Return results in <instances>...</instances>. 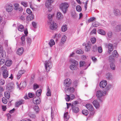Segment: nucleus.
<instances>
[{
    "label": "nucleus",
    "instance_id": "obj_57",
    "mask_svg": "<svg viewBox=\"0 0 121 121\" xmlns=\"http://www.w3.org/2000/svg\"><path fill=\"white\" fill-rule=\"evenodd\" d=\"M51 3L48 1L46 2L45 3V6L47 8H48L50 6Z\"/></svg>",
    "mask_w": 121,
    "mask_h": 121
},
{
    "label": "nucleus",
    "instance_id": "obj_53",
    "mask_svg": "<svg viewBox=\"0 0 121 121\" xmlns=\"http://www.w3.org/2000/svg\"><path fill=\"white\" fill-rule=\"evenodd\" d=\"M21 4L25 7H26L27 6V3L26 2L23 1H22Z\"/></svg>",
    "mask_w": 121,
    "mask_h": 121
},
{
    "label": "nucleus",
    "instance_id": "obj_3",
    "mask_svg": "<svg viewBox=\"0 0 121 121\" xmlns=\"http://www.w3.org/2000/svg\"><path fill=\"white\" fill-rule=\"evenodd\" d=\"M69 7V4L66 3H62L60 4V9L64 13H65L66 12L67 9Z\"/></svg>",
    "mask_w": 121,
    "mask_h": 121
},
{
    "label": "nucleus",
    "instance_id": "obj_61",
    "mask_svg": "<svg viewBox=\"0 0 121 121\" xmlns=\"http://www.w3.org/2000/svg\"><path fill=\"white\" fill-rule=\"evenodd\" d=\"M35 95L31 93H29L28 94V96L30 98H32Z\"/></svg>",
    "mask_w": 121,
    "mask_h": 121
},
{
    "label": "nucleus",
    "instance_id": "obj_63",
    "mask_svg": "<svg viewBox=\"0 0 121 121\" xmlns=\"http://www.w3.org/2000/svg\"><path fill=\"white\" fill-rule=\"evenodd\" d=\"M67 96L65 98L66 100L67 101H69L70 100V97L69 95H66Z\"/></svg>",
    "mask_w": 121,
    "mask_h": 121
},
{
    "label": "nucleus",
    "instance_id": "obj_58",
    "mask_svg": "<svg viewBox=\"0 0 121 121\" xmlns=\"http://www.w3.org/2000/svg\"><path fill=\"white\" fill-rule=\"evenodd\" d=\"M91 43H95L96 42V39L94 37L92 38H91Z\"/></svg>",
    "mask_w": 121,
    "mask_h": 121
},
{
    "label": "nucleus",
    "instance_id": "obj_43",
    "mask_svg": "<svg viewBox=\"0 0 121 121\" xmlns=\"http://www.w3.org/2000/svg\"><path fill=\"white\" fill-rule=\"evenodd\" d=\"M35 75L34 73H33L32 74L31 77V78L30 80V83L31 84L32 83L34 82V80L35 78Z\"/></svg>",
    "mask_w": 121,
    "mask_h": 121
},
{
    "label": "nucleus",
    "instance_id": "obj_23",
    "mask_svg": "<svg viewBox=\"0 0 121 121\" xmlns=\"http://www.w3.org/2000/svg\"><path fill=\"white\" fill-rule=\"evenodd\" d=\"M114 30L116 32H119L121 31V25H118L115 27Z\"/></svg>",
    "mask_w": 121,
    "mask_h": 121
},
{
    "label": "nucleus",
    "instance_id": "obj_37",
    "mask_svg": "<svg viewBox=\"0 0 121 121\" xmlns=\"http://www.w3.org/2000/svg\"><path fill=\"white\" fill-rule=\"evenodd\" d=\"M55 44V42L54 41L53 39H51L49 43V44L50 47H52Z\"/></svg>",
    "mask_w": 121,
    "mask_h": 121
},
{
    "label": "nucleus",
    "instance_id": "obj_54",
    "mask_svg": "<svg viewBox=\"0 0 121 121\" xmlns=\"http://www.w3.org/2000/svg\"><path fill=\"white\" fill-rule=\"evenodd\" d=\"M93 25L95 27L98 26L99 25V23L97 22H95L93 23Z\"/></svg>",
    "mask_w": 121,
    "mask_h": 121
},
{
    "label": "nucleus",
    "instance_id": "obj_7",
    "mask_svg": "<svg viewBox=\"0 0 121 121\" xmlns=\"http://www.w3.org/2000/svg\"><path fill=\"white\" fill-rule=\"evenodd\" d=\"M51 62L49 60H46L45 61V69L47 72H49L52 67L51 65Z\"/></svg>",
    "mask_w": 121,
    "mask_h": 121
},
{
    "label": "nucleus",
    "instance_id": "obj_19",
    "mask_svg": "<svg viewBox=\"0 0 121 121\" xmlns=\"http://www.w3.org/2000/svg\"><path fill=\"white\" fill-rule=\"evenodd\" d=\"M93 104L94 106L96 108H99L100 106L99 103L96 100H95L93 101Z\"/></svg>",
    "mask_w": 121,
    "mask_h": 121
},
{
    "label": "nucleus",
    "instance_id": "obj_29",
    "mask_svg": "<svg viewBox=\"0 0 121 121\" xmlns=\"http://www.w3.org/2000/svg\"><path fill=\"white\" fill-rule=\"evenodd\" d=\"M52 15L49 14L48 15V18L49 20L48 21V22L47 23L48 24H49V23H51V22H52Z\"/></svg>",
    "mask_w": 121,
    "mask_h": 121
},
{
    "label": "nucleus",
    "instance_id": "obj_5",
    "mask_svg": "<svg viewBox=\"0 0 121 121\" xmlns=\"http://www.w3.org/2000/svg\"><path fill=\"white\" fill-rule=\"evenodd\" d=\"M5 8L6 11L9 13L11 12L13 9L12 4L11 3H7L5 5Z\"/></svg>",
    "mask_w": 121,
    "mask_h": 121
},
{
    "label": "nucleus",
    "instance_id": "obj_15",
    "mask_svg": "<svg viewBox=\"0 0 121 121\" xmlns=\"http://www.w3.org/2000/svg\"><path fill=\"white\" fill-rule=\"evenodd\" d=\"M108 52L109 54H111V52L113 49V46L112 44L111 43H109L108 45Z\"/></svg>",
    "mask_w": 121,
    "mask_h": 121
},
{
    "label": "nucleus",
    "instance_id": "obj_47",
    "mask_svg": "<svg viewBox=\"0 0 121 121\" xmlns=\"http://www.w3.org/2000/svg\"><path fill=\"white\" fill-rule=\"evenodd\" d=\"M82 113L84 115L86 116L88 114L89 112L87 110H83L82 111Z\"/></svg>",
    "mask_w": 121,
    "mask_h": 121
},
{
    "label": "nucleus",
    "instance_id": "obj_4",
    "mask_svg": "<svg viewBox=\"0 0 121 121\" xmlns=\"http://www.w3.org/2000/svg\"><path fill=\"white\" fill-rule=\"evenodd\" d=\"M106 94V92L105 91H102L100 90L97 91L96 92V96L98 98H99V99L100 101H102V99L100 98L103 96L105 95Z\"/></svg>",
    "mask_w": 121,
    "mask_h": 121
},
{
    "label": "nucleus",
    "instance_id": "obj_27",
    "mask_svg": "<svg viewBox=\"0 0 121 121\" xmlns=\"http://www.w3.org/2000/svg\"><path fill=\"white\" fill-rule=\"evenodd\" d=\"M26 41H27V46H29L30 45L32 42V40L31 39L28 37L26 38Z\"/></svg>",
    "mask_w": 121,
    "mask_h": 121
},
{
    "label": "nucleus",
    "instance_id": "obj_46",
    "mask_svg": "<svg viewBox=\"0 0 121 121\" xmlns=\"http://www.w3.org/2000/svg\"><path fill=\"white\" fill-rule=\"evenodd\" d=\"M111 87V86L110 85H108L105 88V91H105L106 92L110 90Z\"/></svg>",
    "mask_w": 121,
    "mask_h": 121
},
{
    "label": "nucleus",
    "instance_id": "obj_9",
    "mask_svg": "<svg viewBox=\"0 0 121 121\" xmlns=\"http://www.w3.org/2000/svg\"><path fill=\"white\" fill-rule=\"evenodd\" d=\"M14 84L12 83H8L6 87V89L9 92L12 91L14 89Z\"/></svg>",
    "mask_w": 121,
    "mask_h": 121
},
{
    "label": "nucleus",
    "instance_id": "obj_36",
    "mask_svg": "<svg viewBox=\"0 0 121 121\" xmlns=\"http://www.w3.org/2000/svg\"><path fill=\"white\" fill-rule=\"evenodd\" d=\"M64 119L66 121H67L69 117V116L68 115V112H66L64 114Z\"/></svg>",
    "mask_w": 121,
    "mask_h": 121
},
{
    "label": "nucleus",
    "instance_id": "obj_22",
    "mask_svg": "<svg viewBox=\"0 0 121 121\" xmlns=\"http://www.w3.org/2000/svg\"><path fill=\"white\" fill-rule=\"evenodd\" d=\"M34 17V15L33 14H30L26 17V20L28 21H30L33 19Z\"/></svg>",
    "mask_w": 121,
    "mask_h": 121
},
{
    "label": "nucleus",
    "instance_id": "obj_34",
    "mask_svg": "<svg viewBox=\"0 0 121 121\" xmlns=\"http://www.w3.org/2000/svg\"><path fill=\"white\" fill-rule=\"evenodd\" d=\"M106 77L108 79L110 80L112 78V76L110 73H108L106 74Z\"/></svg>",
    "mask_w": 121,
    "mask_h": 121
},
{
    "label": "nucleus",
    "instance_id": "obj_42",
    "mask_svg": "<svg viewBox=\"0 0 121 121\" xmlns=\"http://www.w3.org/2000/svg\"><path fill=\"white\" fill-rule=\"evenodd\" d=\"M66 37L65 35L63 36L61 39V42L63 43H65L66 40Z\"/></svg>",
    "mask_w": 121,
    "mask_h": 121
},
{
    "label": "nucleus",
    "instance_id": "obj_60",
    "mask_svg": "<svg viewBox=\"0 0 121 121\" xmlns=\"http://www.w3.org/2000/svg\"><path fill=\"white\" fill-rule=\"evenodd\" d=\"M98 52L99 53H101L102 52V49L101 47H98Z\"/></svg>",
    "mask_w": 121,
    "mask_h": 121
},
{
    "label": "nucleus",
    "instance_id": "obj_14",
    "mask_svg": "<svg viewBox=\"0 0 121 121\" xmlns=\"http://www.w3.org/2000/svg\"><path fill=\"white\" fill-rule=\"evenodd\" d=\"M40 99L39 97H38V98L36 99V97L33 98V103L36 104H39L40 103Z\"/></svg>",
    "mask_w": 121,
    "mask_h": 121
},
{
    "label": "nucleus",
    "instance_id": "obj_32",
    "mask_svg": "<svg viewBox=\"0 0 121 121\" xmlns=\"http://www.w3.org/2000/svg\"><path fill=\"white\" fill-rule=\"evenodd\" d=\"M21 40L22 42L21 44L22 45H24L25 43V38L24 35H23L21 38Z\"/></svg>",
    "mask_w": 121,
    "mask_h": 121
},
{
    "label": "nucleus",
    "instance_id": "obj_64",
    "mask_svg": "<svg viewBox=\"0 0 121 121\" xmlns=\"http://www.w3.org/2000/svg\"><path fill=\"white\" fill-rule=\"evenodd\" d=\"M5 83V81L2 79L0 80V85H3Z\"/></svg>",
    "mask_w": 121,
    "mask_h": 121
},
{
    "label": "nucleus",
    "instance_id": "obj_28",
    "mask_svg": "<svg viewBox=\"0 0 121 121\" xmlns=\"http://www.w3.org/2000/svg\"><path fill=\"white\" fill-rule=\"evenodd\" d=\"M68 29V27L66 25H63L61 27V30L63 32H65Z\"/></svg>",
    "mask_w": 121,
    "mask_h": 121
},
{
    "label": "nucleus",
    "instance_id": "obj_18",
    "mask_svg": "<svg viewBox=\"0 0 121 121\" xmlns=\"http://www.w3.org/2000/svg\"><path fill=\"white\" fill-rule=\"evenodd\" d=\"M85 106L89 111H91L94 109V108L92 105L90 104H86Z\"/></svg>",
    "mask_w": 121,
    "mask_h": 121
},
{
    "label": "nucleus",
    "instance_id": "obj_59",
    "mask_svg": "<svg viewBox=\"0 0 121 121\" xmlns=\"http://www.w3.org/2000/svg\"><path fill=\"white\" fill-rule=\"evenodd\" d=\"M2 101L3 103L6 104L7 102V100L4 98H3L2 99Z\"/></svg>",
    "mask_w": 121,
    "mask_h": 121
},
{
    "label": "nucleus",
    "instance_id": "obj_52",
    "mask_svg": "<svg viewBox=\"0 0 121 121\" xmlns=\"http://www.w3.org/2000/svg\"><path fill=\"white\" fill-rule=\"evenodd\" d=\"M92 51L93 52H95L97 51V47L96 45H95L93 47Z\"/></svg>",
    "mask_w": 121,
    "mask_h": 121
},
{
    "label": "nucleus",
    "instance_id": "obj_30",
    "mask_svg": "<svg viewBox=\"0 0 121 121\" xmlns=\"http://www.w3.org/2000/svg\"><path fill=\"white\" fill-rule=\"evenodd\" d=\"M18 30L20 31H23L24 30V28L23 25H19L18 27Z\"/></svg>",
    "mask_w": 121,
    "mask_h": 121
},
{
    "label": "nucleus",
    "instance_id": "obj_41",
    "mask_svg": "<svg viewBox=\"0 0 121 121\" xmlns=\"http://www.w3.org/2000/svg\"><path fill=\"white\" fill-rule=\"evenodd\" d=\"M62 13L60 12H58L57 14L56 17L58 19H61Z\"/></svg>",
    "mask_w": 121,
    "mask_h": 121
},
{
    "label": "nucleus",
    "instance_id": "obj_2",
    "mask_svg": "<svg viewBox=\"0 0 121 121\" xmlns=\"http://www.w3.org/2000/svg\"><path fill=\"white\" fill-rule=\"evenodd\" d=\"M71 61L72 64L70 66V68L72 70H76L77 69L78 62L74 59H72Z\"/></svg>",
    "mask_w": 121,
    "mask_h": 121
},
{
    "label": "nucleus",
    "instance_id": "obj_31",
    "mask_svg": "<svg viewBox=\"0 0 121 121\" xmlns=\"http://www.w3.org/2000/svg\"><path fill=\"white\" fill-rule=\"evenodd\" d=\"M98 33L103 35H105V32L103 30L100 29L97 30Z\"/></svg>",
    "mask_w": 121,
    "mask_h": 121
},
{
    "label": "nucleus",
    "instance_id": "obj_13",
    "mask_svg": "<svg viewBox=\"0 0 121 121\" xmlns=\"http://www.w3.org/2000/svg\"><path fill=\"white\" fill-rule=\"evenodd\" d=\"M1 49L2 48L0 47V58H2L5 57L6 53L5 51Z\"/></svg>",
    "mask_w": 121,
    "mask_h": 121
},
{
    "label": "nucleus",
    "instance_id": "obj_40",
    "mask_svg": "<svg viewBox=\"0 0 121 121\" xmlns=\"http://www.w3.org/2000/svg\"><path fill=\"white\" fill-rule=\"evenodd\" d=\"M87 64L85 63L84 61H81L80 62V67H83L84 66H86Z\"/></svg>",
    "mask_w": 121,
    "mask_h": 121
},
{
    "label": "nucleus",
    "instance_id": "obj_55",
    "mask_svg": "<svg viewBox=\"0 0 121 121\" xmlns=\"http://www.w3.org/2000/svg\"><path fill=\"white\" fill-rule=\"evenodd\" d=\"M76 52L78 54H82L83 53V51L81 49L78 50Z\"/></svg>",
    "mask_w": 121,
    "mask_h": 121
},
{
    "label": "nucleus",
    "instance_id": "obj_38",
    "mask_svg": "<svg viewBox=\"0 0 121 121\" xmlns=\"http://www.w3.org/2000/svg\"><path fill=\"white\" fill-rule=\"evenodd\" d=\"M47 95L48 96H49L51 95V90L48 86L47 88Z\"/></svg>",
    "mask_w": 121,
    "mask_h": 121
},
{
    "label": "nucleus",
    "instance_id": "obj_62",
    "mask_svg": "<svg viewBox=\"0 0 121 121\" xmlns=\"http://www.w3.org/2000/svg\"><path fill=\"white\" fill-rule=\"evenodd\" d=\"M78 103V101H75L74 102L72 103L71 105V106H77L76 105Z\"/></svg>",
    "mask_w": 121,
    "mask_h": 121
},
{
    "label": "nucleus",
    "instance_id": "obj_44",
    "mask_svg": "<svg viewBox=\"0 0 121 121\" xmlns=\"http://www.w3.org/2000/svg\"><path fill=\"white\" fill-rule=\"evenodd\" d=\"M41 91L42 90L41 89H39L36 92V95L38 97H39L40 95Z\"/></svg>",
    "mask_w": 121,
    "mask_h": 121
},
{
    "label": "nucleus",
    "instance_id": "obj_8",
    "mask_svg": "<svg viewBox=\"0 0 121 121\" xmlns=\"http://www.w3.org/2000/svg\"><path fill=\"white\" fill-rule=\"evenodd\" d=\"M3 68L4 70L3 72L2 75L3 78H6L8 76V72L7 70H5L6 69V67H5V66H3L1 68V69H3Z\"/></svg>",
    "mask_w": 121,
    "mask_h": 121
},
{
    "label": "nucleus",
    "instance_id": "obj_49",
    "mask_svg": "<svg viewBox=\"0 0 121 121\" xmlns=\"http://www.w3.org/2000/svg\"><path fill=\"white\" fill-rule=\"evenodd\" d=\"M96 33V30L95 29H93L90 32V35L95 34Z\"/></svg>",
    "mask_w": 121,
    "mask_h": 121
},
{
    "label": "nucleus",
    "instance_id": "obj_25",
    "mask_svg": "<svg viewBox=\"0 0 121 121\" xmlns=\"http://www.w3.org/2000/svg\"><path fill=\"white\" fill-rule=\"evenodd\" d=\"M26 83L25 82H21L19 84L20 88H23L26 86Z\"/></svg>",
    "mask_w": 121,
    "mask_h": 121
},
{
    "label": "nucleus",
    "instance_id": "obj_39",
    "mask_svg": "<svg viewBox=\"0 0 121 121\" xmlns=\"http://www.w3.org/2000/svg\"><path fill=\"white\" fill-rule=\"evenodd\" d=\"M34 109L36 113H38L39 111V109L38 106L37 105H35L34 107Z\"/></svg>",
    "mask_w": 121,
    "mask_h": 121
},
{
    "label": "nucleus",
    "instance_id": "obj_12",
    "mask_svg": "<svg viewBox=\"0 0 121 121\" xmlns=\"http://www.w3.org/2000/svg\"><path fill=\"white\" fill-rule=\"evenodd\" d=\"M107 84V82L105 80H103L100 82L99 83L100 87L101 88H103L106 87Z\"/></svg>",
    "mask_w": 121,
    "mask_h": 121
},
{
    "label": "nucleus",
    "instance_id": "obj_6",
    "mask_svg": "<svg viewBox=\"0 0 121 121\" xmlns=\"http://www.w3.org/2000/svg\"><path fill=\"white\" fill-rule=\"evenodd\" d=\"M72 81L71 80L68 78L66 79L64 82V85L65 88L69 87L72 84Z\"/></svg>",
    "mask_w": 121,
    "mask_h": 121
},
{
    "label": "nucleus",
    "instance_id": "obj_33",
    "mask_svg": "<svg viewBox=\"0 0 121 121\" xmlns=\"http://www.w3.org/2000/svg\"><path fill=\"white\" fill-rule=\"evenodd\" d=\"M112 55L113 56L116 58H117L118 56V54L117 51L116 50H114L113 51Z\"/></svg>",
    "mask_w": 121,
    "mask_h": 121
},
{
    "label": "nucleus",
    "instance_id": "obj_45",
    "mask_svg": "<svg viewBox=\"0 0 121 121\" xmlns=\"http://www.w3.org/2000/svg\"><path fill=\"white\" fill-rule=\"evenodd\" d=\"M4 95L6 98L9 99L10 97V95L9 93L6 92H4Z\"/></svg>",
    "mask_w": 121,
    "mask_h": 121
},
{
    "label": "nucleus",
    "instance_id": "obj_20",
    "mask_svg": "<svg viewBox=\"0 0 121 121\" xmlns=\"http://www.w3.org/2000/svg\"><path fill=\"white\" fill-rule=\"evenodd\" d=\"M24 103V100L22 99H21L19 101L16 102L15 104L16 106L17 107H18L20 105L23 104Z\"/></svg>",
    "mask_w": 121,
    "mask_h": 121
},
{
    "label": "nucleus",
    "instance_id": "obj_17",
    "mask_svg": "<svg viewBox=\"0 0 121 121\" xmlns=\"http://www.w3.org/2000/svg\"><path fill=\"white\" fill-rule=\"evenodd\" d=\"M114 15L116 16H119L121 15V13L120 10L117 9H115L114 11Z\"/></svg>",
    "mask_w": 121,
    "mask_h": 121
},
{
    "label": "nucleus",
    "instance_id": "obj_21",
    "mask_svg": "<svg viewBox=\"0 0 121 121\" xmlns=\"http://www.w3.org/2000/svg\"><path fill=\"white\" fill-rule=\"evenodd\" d=\"M91 43L90 42H88L87 45L85 46V50L87 52L90 51L91 46Z\"/></svg>",
    "mask_w": 121,
    "mask_h": 121
},
{
    "label": "nucleus",
    "instance_id": "obj_16",
    "mask_svg": "<svg viewBox=\"0 0 121 121\" xmlns=\"http://www.w3.org/2000/svg\"><path fill=\"white\" fill-rule=\"evenodd\" d=\"M73 112L75 113H77L79 111L78 108L77 106H71Z\"/></svg>",
    "mask_w": 121,
    "mask_h": 121
},
{
    "label": "nucleus",
    "instance_id": "obj_26",
    "mask_svg": "<svg viewBox=\"0 0 121 121\" xmlns=\"http://www.w3.org/2000/svg\"><path fill=\"white\" fill-rule=\"evenodd\" d=\"M12 62L11 60H7L5 63V65L7 66H9L12 64Z\"/></svg>",
    "mask_w": 121,
    "mask_h": 121
},
{
    "label": "nucleus",
    "instance_id": "obj_24",
    "mask_svg": "<svg viewBox=\"0 0 121 121\" xmlns=\"http://www.w3.org/2000/svg\"><path fill=\"white\" fill-rule=\"evenodd\" d=\"M23 48L21 47L19 48L17 51V53L19 55H21L22 54L23 52Z\"/></svg>",
    "mask_w": 121,
    "mask_h": 121
},
{
    "label": "nucleus",
    "instance_id": "obj_51",
    "mask_svg": "<svg viewBox=\"0 0 121 121\" xmlns=\"http://www.w3.org/2000/svg\"><path fill=\"white\" fill-rule=\"evenodd\" d=\"M14 5L15 6L14 9L15 10H18L19 9V5L18 4H14Z\"/></svg>",
    "mask_w": 121,
    "mask_h": 121
},
{
    "label": "nucleus",
    "instance_id": "obj_35",
    "mask_svg": "<svg viewBox=\"0 0 121 121\" xmlns=\"http://www.w3.org/2000/svg\"><path fill=\"white\" fill-rule=\"evenodd\" d=\"M90 111V113L89 117H93V116L94 115V114H95V111L94 109H93V110H92L91 111Z\"/></svg>",
    "mask_w": 121,
    "mask_h": 121
},
{
    "label": "nucleus",
    "instance_id": "obj_10",
    "mask_svg": "<svg viewBox=\"0 0 121 121\" xmlns=\"http://www.w3.org/2000/svg\"><path fill=\"white\" fill-rule=\"evenodd\" d=\"M65 91L66 93H73L75 91V89L73 87L65 88Z\"/></svg>",
    "mask_w": 121,
    "mask_h": 121
},
{
    "label": "nucleus",
    "instance_id": "obj_1",
    "mask_svg": "<svg viewBox=\"0 0 121 121\" xmlns=\"http://www.w3.org/2000/svg\"><path fill=\"white\" fill-rule=\"evenodd\" d=\"M109 60L110 62L111 69L112 70H115L116 69V66L114 64L115 60L112 56H110L109 57Z\"/></svg>",
    "mask_w": 121,
    "mask_h": 121
},
{
    "label": "nucleus",
    "instance_id": "obj_48",
    "mask_svg": "<svg viewBox=\"0 0 121 121\" xmlns=\"http://www.w3.org/2000/svg\"><path fill=\"white\" fill-rule=\"evenodd\" d=\"M76 9L78 12H80L81 11L82 8L80 6L78 5L76 6Z\"/></svg>",
    "mask_w": 121,
    "mask_h": 121
},
{
    "label": "nucleus",
    "instance_id": "obj_50",
    "mask_svg": "<svg viewBox=\"0 0 121 121\" xmlns=\"http://www.w3.org/2000/svg\"><path fill=\"white\" fill-rule=\"evenodd\" d=\"M112 32L111 31H109L108 32L107 35L108 37L109 38H111L112 36Z\"/></svg>",
    "mask_w": 121,
    "mask_h": 121
},
{
    "label": "nucleus",
    "instance_id": "obj_11",
    "mask_svg": "<svg viewBox=\"0 0 121 121\" xmlns=\"http://www.w3.org/2000/svg\"><path fill=\"white\" fill-rule=\"evenodd\" d=\"M49 24H50V28L52 30H55L57 28V26L56 24L54 23L53 22H51V23H49Z\"/></svg>",
    "mask_w": 121,
    "mask_h": 121
},
{
    "label": "nucleus",
    "instance_id": "obj_56",
    "mask_svg": "<svg viewBox=\"0 0 121 121\" xmlns=\"http://www.w3.org/2000/svg\"><path fill=\"white\" fill-rule=\"evenodd\" d=\"M25 72V70H20L19 71L18 73H19V74H20L21 75H22V74L24 73Z\"/></svg>",
    "mask_w": 121,
    "mask_h": 121
}]
</instances>
